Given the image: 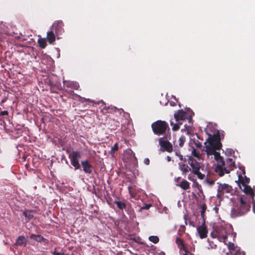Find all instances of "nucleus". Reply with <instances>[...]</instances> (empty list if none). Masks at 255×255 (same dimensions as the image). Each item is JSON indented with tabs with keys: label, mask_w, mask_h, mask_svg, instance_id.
Instances as JSON below:
<instances>
[{
	"label": "nucleus",
	"mask_w": 255,
	"mask_h": 255,
	"mask_svg": "<svg viewBox=\"0 0 255 255\" xmlns=\"http://www.w3.org/2000/svg\"><path fill=\"white\" fill-rule=\"evenodd\" d=\"M159 144L160 146L163 148V150L168 152H171L173 151V147L171 143L167 140H164L163 138H159Z\"/></svg>",
	"instance_id": "1a4fd4ad"
},
{
	"label": "nucleus",
	"mask_w": 255,
	"mask_h": 255,
	"mask_svg": "<svg viewBox=\"0 0 255 255\" xmlns=\"http://www.w3.org/2000/svg\"><path fill=\"white\" fill-rule=\"evenodd\" d=\"M27 240L25 237L23 236H19L16 240V242L14 244V246H24L26 245Z\"/></svg>",
	"instance_id": "dca6fc26"
},
{
	"label": "nucleus",
	"mask_w": 255,
	"mask_h": 255,
	"mask_svg": "<svg viewBox=\"0 0 255 255\" xmlns=\"http://www.w3.org/2000/svg\"><path fill=\"white\" fill-rule=\"evenodd\" d=\"M33 212L31 210H26L23 213V214L27 220H30L33 218V215L32 214Z\"/></svg>",
	"instance_id": "b1692460"
},
{
	"label": "nucleus",
	"mask_w": 255,
	"mask_h": 255,
	"mask_svg": "<svg viewBox=\"0 0 255 255\" xmlns=\"http://www.w3.org/2000/svg\"><path fill=\"white\" fill-rule=\"evenodd\" d=\"M30 239H33L37 241V242H45L46 243H48V240L46 239H45L40 235H35V234H31L30 236Z\"/></svg>",
	"instance_id": "a211bd4d"
},
{
	"label": "nucleus",
	"mask_w": 255,
	"mask_h": 255,
	"mask_svg": "<svg viewBox=\"0 0 255 255\" xmlns=\"http://www.w3.org/2000/svg\"><path fill=\"white\" fill-rule=\"evenodd\" d=\"M197 230L201 239H204L207 237L208 231L204 223L199 226Z\"/></svg>",
	"instance_id": "f8f14e48"
},
{
	"label": "nucleus",
	"mask_w": 255,
	"mask_h": 255,
	"mask_svg": "<svg viewBox=\"0 0 255 255\" xmlns=\"http://www.w3.org/2000/svg\"><path fill=\"white\" fill-rule=\"evenodd\" d=\"M63 85L67 88L74 90H78L79 87L78 83L74 81L63 80Z\"/></svg>",
	"instance_id": "2eb2a0df"
},
{
	"label": "nucleus",
	"mask_w": 255,
	"mask_h": 255,
	"mask_svg": "<svg viewBox=\"0 0 255 255\" xmlns=\"http://www.w3.org/2000/svg\"><path fill=\"white\" fill-rule=\"evenodd\" d=\"M178 165L179 169L182 171V174L183 175L185 176L190 170V167L185 163L179 162Z\"/></svg>",
	"instance_id": "f3484780"
},
{
	"label": "nucleus",
	"mask_w": 255,
	"mask_h": 255,
	"mask_svg": "<svg viewBox=\"0 0 255 255\" xmlns=\"http://www.w3.org/2000/svg\"><path fill=\"white\" fill-rule=\"evenodd\" d=\"M239 186L240 188L242 189L241 185L244 187L243 191L247 194L250 195L253 198L255 196V193L253 191L252 188L250 186L247 185L245 184L244 180L243 179L241 180V178H243V176L241 175H239Z\"/></svg>",
	"instance_id": "6e6552de"
},
{
	"label": "nucleus",
	"mask_w": 255,
	"mask_h": 255,
	"mask_svg": "<svg viewBox=\"0 0 255 255\" xmlns=\"http://www.w3.org/2000/svg\"><path fill=\"white\" fill-rule=\"evenodd\" d=\"M38 44L41 48H45L47 46L46 41L45 38H40L38 40Z\"/></svg>",
	"instance_id": "393cba45"
},
{
	"label": "nucleus",
	"mask_w": 255,
	"mask_h": 255,
	"mask_svg": "<svg viewBox=\"0 0 255 255\" xmlns=\"http://www.w3.org/2000/svg\"><path fill=\"white\" fill-rule=\"evenodd\" d=\"M194 113L192 111L184 112L182 110H178L174 114V117L176 121L187 120L189 123L192 124V117Z\"/></svg>",
	"instance_id": "39448f33"
},
{
	"label": "nucleus",
	"mask_w": 255,
	"mask_h": 255,
	"mask_svg": "<svg viewBox=\"0 0 255 255\" xmlns=\"http://www.w3.org/2000/svg\"><path fill=\"white\" fill-rule=\"evenodd\" d=\"M149 240L154 243L157 244L159 242V238L157 236H151L149 237Z\"/></svg>",
	"instance_id": "c85d7f7f"
},
{
	"label": "nucleus",
	"mask_w": 255,
	"mask_h": 255,
	"mask_svg": "<svg viewBox=\"0 0 255 255\" xmlns=\"http://www.w3.org/2000/svg\"><path fill=\"white\" fill-rule=\"evenodd\" d=\"M207 209V206L206 205V204H203L202 205V207H201V216L202 217V218H204V216H205V212L206 211Z\"/></svg>",
	"instance_id": "473e14b6"
},
{
	"label": "nucleus",
	"mask_w": 255,
	"mask_h": 255,
	"mask_svg": "<svg viewBox=\"0 0 255 255\" xmlns=\"http://www.w3.org/2000/svg\"><path fill=\"white\" fill-rule=\"evenodd\" d=\"M178 157H179L180 160H181V161L184 160L183 157L182 155H181V154L180 155H178Z\"/></svg>",
	"instance_id": "a18cd8bd"
},
{
	"label": "nucleus",
	"mask_w": 255,
	"mask_h": 255,
	"mask_svg": "<svg viewBox=\"0 0 255 255\" xmlns=\"http://www.w3.org/2000/svg\"><path fill=\"white\" fill-rule=\"evenodd\" d=\"M81 165L83 168V171L86 174H91L93 169V166L90 163L89 160H85L81 161Z\"/></svg>",
	"instance_id": "9b49d317"
},
{
	"label": "nucleus",
	"mask_w": 255,
	"mask_h": 255,
	"mask_svg": "<svg viewBox=\"0 0 255 255\" xmlns=\"http://www.w3.org/2000/svg\"><path fill=\"white\" fill-rule=\"evenodd\" d=\"M52 254H53V255H56V254H57V252H56L55 251H54V252H52Z\"/></svg>",
	"instance_id": "3c124183"
},
{
	"label": "nucleus",
	"mask_w": 255,
	"mask_h": 255,
	"mask_svg": "<svg viewBox=\"0 0 255 255\" xmlns=\"http://www.w3.org/2000/svg\"><path fill=\"white\" fill-rule=\"evenodd\" d=\"M188 179L190 181H193L194 178L193 176L191 174H189L188 176Z\"/></svg>",
	"instance_id": "c03bdc74"
},
{
	"label": "nucleus",
	"mask_w": 255,
	"mask_h": 255,
	"mask_svg": "<svg viewBox=\"0 0 255 255\" xmlns=\"http://www.w3.org/2000/svg\"><path fill=\"white\" fill-rule=\"evenodd\" d=\"M186 228L184 225H181L178 230V234L179 236H182L185 231Z\"/></svg>",
	"instance_id": "2f4dec72"
},
{
	"label": "nucleus",
	"mask_w": 255,
	"mask_h": 255,
	"mask_svg": "<svg viewBox=\"0 0 255 255\" xmlns=\"http://www.w3.org/2000/svg\"><path fill=\"white\" fill-rule=\"evenodd\" d=\"M6 101V99H3L1 100V104L4 103Z\"/></svg>",
	"instance_id": "09e8293b"
},
{
	"label": "nucleus",
	"mask_w": 255,
	"mask_h": 255,
	"mask_svg": "<svg viewBox=\"0 0 255 255\" xmlns=\"http://www.w3.org/2000/svg\"><path fill=\"white\" fill-rule=\"evenodd\" d=\"M143 162L145 165H148L150 163V160L148 158H145L144 159Z\"/></svg>",
	"instance_id": "ea45409f"
},
{
	"label": "nucleus",
	"mask_w": 255,
	"mask_h": 255,
	"mask_svg": "<svg viewBox=\"0 0 255 255\" xmlns=\"http://www.w3.org/2000/svg\"><path fill=\"white\" fill-rule=\"evenodd\" d=\"M166 160L167 161L169 162L171 160V158L169 156H167L166 157Z\"/></svg>",
	"instance_id": "49530a36"
},
{
	"label": "nucleus",
	"mask_w": 255,
	"mask_h": 255,
	"mask_svg": "<svg viewBox=\"0 0 255 255\" xmlns=\"http://www.w3.org/2000/svg\"><path fill=\"white\" fill-rule=\"evenodd\" d=\"M181 123L178 122V123L174 124L172 121H170V125L172 127V129L174 131H177L179 129V125H180Z\"/></svg>",
	"instance_id": "cd10ccee"
},
{
	"label": "nucleus",
	"mask_w": 255,
	"mask_h": 255,
	"mask_svg": "<svg viewBox=\"0 0 255 255\" xmlns=\"http://www.w3.org/2000/svg\"><path fill=\"white\" fill-rule=\"evenodd\" d=\"M103 110L107 111V112L108 113H111V114H113V113H116L119 111V109L117 108H116V107H113V106H110V107L105 106L103 108Z\"/></svg>",
	"instance_id": "412c9836"
},
{
	"label": "nucleus",
	"mask_w": 255,
	"mask_h": 255,
	"mask_svg": "<svg viewBox=\"0 0 255 255\" xmlns=\"http://www.w3.org/2000/svg\"><path fill=\"white\" fill-rule=\"evenodd\" d=\"M69 157L70 159L71 164L74 167L75 169H79L80 168V164L79 160L81 158V154L79 152L72 151L70 154Z\"/></svg>",
	"instance_id": "0eeeda50"
},
{
	"label": "nucleus",
	"mask_w": 255,
	"mask_h": 255,
	"mask_svg": "<svg viewBox=\"0 0 255 255\" xmlns=\"http://www.w3.org/2000/svg\"><path fill=\"white\" fill-rule=\"evenodd\" d=\"M20 35H21V40L22 41H25L27 40V38H25V37H22V35L20 33Z\"/></svg>",
	"instance_id": "de8ad7c7"
},
{
	"label": "nucleus",
	"mask_w": 255,
	"mask_h": 255,
	"mask_svg": "<svg viewBox=\"0 0 255 255\" xmlns=\"http://www.w3.org/2000/svg\"><path fill=\"white\" fill-rule=\"evenodd\" d=\"M241 253L240 251H236V253L231 252V255H241Z\"/></svg>",
	"instance_id": "a19ab883"
},
{
	"label": "nucleus",
	"mask_w": 255,
	"mask_h": 255,
	"mask_svg": "<svg viewBox=\"0 0 255 255\" xmlns=\"http://www.w3.org/2000/svg\"><path fill=\"white\" fill-rule=\"evenodd\" d=\"M195 145L197 148H201L202 147V143L199 142L198 140L194 141Z\"/></svg>",
	"instance_id": "c9c22d12"
},
{
	"label": "nucleus",
	"mask_w": 255,
	"mask_h": 255,
	"mask_svg": "<svg viewBox=\"0 0 255 255\" xmlns=\"http://www.w3.org/2000/svg\"><path fill=\"white\" fill-rule=\"evenodd\" d=\"M224 233L225 234H223L222 235H221L219 233V232L217 231L216 232L217 236L218 237V238L219 239V240L221 241H222L225 244H227L226 242V240L227 239L228 237H227V234H226L225 231L224 230Z\"/></svg>",
	"instance_id": "4be33fe9"
},
{
	"label": "nucleus",
	"mask_w": 255,
	"mask_h": 255,
	"mask_svg": "<svg viewBox=\"0 0 255 255\" xmlns=\"http://www.w3.org/2000/svg\"><path fill=\"white\" fill-rule=\"evenodd\" d=\"M62 255H68V254H65L64 253H62Z\"/></svg>",
	"instance_id": "5fc2aeb1"
},
{
	"label": "nucleus",
	"mask_w": 255,
	"mask_h": 255,
	"mask_svg": "<svg viewBox=\"0 0 255 255\" xmlns=\"http://www.w3.org/2000/svg\"><path fill=\"white\" fill-rule=\"evenodd\" d=\"M254 210H255V206L254 207Z\"/></svg>",
	"instance_id": "4d7b16f0"
},
{
	"label": "nucleus",
	"mask_w": 255,
	"mask_h": 255,
	"mask_svg": "<svg viewBox=\"0 0 255 255\" xmlns=\"http://www.w3.org/2000/svg\"><path fill=\"white\" fill-rule=\"evenodd\" d=\"M62 253H57V254H56V255H62Z\"/></svg>",
	"instance_id": "8fccbe9b"
},
{
	"label": "nucleus",
	"mask_w": 255,
	"mask_h": 255,
	"mask_svg": "<svg viewBox=\"0 0 255 255\" xmlns=\"http://www.w3.org/2000/svg\"><path fill=\"white\" fill-rule=\"evenodd\" d=\"M178 248L180 251H183L185 252L183 255H188V254H190L188 248L187 247L184 242L182 243L181 245H179V246H178Z\"/></svg>",
	"instance_id": "5701e85b"
},
{
	"label": "nucleus",
	"mask_w": 255,
	"mask_h": 255,
	"mask_svg": "<svg viewBox=\"0 0 255 255\" xmlns=\"http://www.w3.org/2000/svg\"><path fill=\"white\" fill-rule=\"evenodd\" d=\"M228 247L231 252L236 253V251H240V249H237V248L235 247L234 244L231 242L228 243Z\"/></svg>",
	"instance_id": "a878e982"
},
{
	"label": "nucleus",
	"mask_w": 255,
	"mask_h": 255,
	"mask_svg": "<svg viewBox=\"0 0 255 255\" xmlns=\"http://www.w3.org/2000/svg\"><path fill=\"white\" fill-rule=\"evenodd\" d=\"M242 179L244 180L245 184H248L250 182V178L247 177L246 176H245L244 178L243 177V178H241V180Z\"/></svg>",
	"instance_id": "e433bc0d"
},
{
	"label": "nucleus",
	"mask_w": 255,
	"mask_h": 255,
	"mask_svg": "<svg viewBox=\"0 0 255 255\" xmlns=\"http://www.w3.org/2000/svg\"><path fill=\"white\" fill-rule=\"evenodd\" d=\"M175 242L178 247L179 246V245H181L182 243H184V241L180 239V238H177Z\"/></svg>",
	"instance_id": "f704fd0d"
},
{
	"label": "nucleus",
	"mask_w": 255,
	"mask_h": 255,
	"mask_svg": "<svg viewBox=\"0 0 255 255\" xmlns=\"http://www.w3.org/2000/svg\"><path fill=\"white\" fill-rule=\"evenodd\" d=\"M174 151L175 152V155L177 156H178V155L181 154L180 151L178 149H176V148L174 149Z\"/></svg>",
	"instance_id": "37998d69"
},
{
	"label": "nucleus",
	"mask_w": 255,
	"mask_h": 255,
	"mask_svg": "<svg viewBox=\"0 0 255 255\" xmlns=\"http://www.w3.org/2000/svg\"><path fill=\"white\" fill-rule=\"evenodd\" d=\"M233 189L231 186L227 184H219L218 188L217 197L218 199H222L226 193H230Z\"/></svg>",
	"instance_id": "423d86ee"
},
{
	"label": "nucleus",
	"mask_w": 255,
	"mask_h": 255,
	"mask_svg": "<svg viewBox=\"0 0 255 255\" xmlns=\"http://www.w3.org/2000/svg\"><path fill=\"white\" fill-rule=\"evenodd\" d=\"M234 152L232 149H230L229 152L230 154H232V152Z\"/></svg>",
	"instance_id": "603ef678"
},
{
	"label": "nucleus",
	"mask_w": 255,
	"mask_h": 255,
	"mask_svg": "<svg viewBox=\"0 0 255 255\" xmlns=\"http://www.w3.org/2000/svg\"><path fill=\"white\" fill-rule=\"evenodd\" d=\"M130 188H131V187H128V190H129V191H130Z\"/></svg>",
	"instance_id": "864d4df0"
},
{
	"label": "nucleus",
	"mask_w": 255,
	"mask_h": 255,
	"mask_svg": "<svg viewBox=\"0 0 255 255\" xmlns=\"http://www.w3.org/2000/svg\"><path fill=\"white\" fill-rule=\"evenodd\" d=\"M47 39L50 44L53 43L55 41V36L53 30L47 32Z\"/></svg>",
	"instance_id": "6ab92c4d"
},
{
	"label": "nucleus",
	"mask_w": 255,
	"mask_h": 255,
	"mask_svg": "<svg viewBox=\"0 0 255 255\" xmlns=\"http://www.w3.org/2000/svg\"><path fill=\"white\" fill-rule=\"evenodd\" d=\"M208 138L207 142L208 143L205 146V151L207 155L208 158H214L218 162V164L215 167V171L218 173L220 177H222L224 175V170H225L227 173H229V171L226 169H223L222 165L224 164V159L220 155L219 152L217 150H220L222 144L221 140L224 137V133L221 134L219 130H217L213 134H208Z\"/></svg>",
	"instance_id": "f257e3e1"
},
{
	"label": "nucleus",
	"mask_w": 255,
	"mask_h": 255,
	"mask_svg": "<svg viewBox=\"0 0 255 255\" xmlns=\"http://www.w3.org/2000/svg\"><path fill=\"white\" fill-rule=\"evenodd\" d=\"M250 204L241 198L240 203L232 209L231 216L235 218L244 215L250 210Z\"/></svg>",
	"instance_id": "f03ea898"
},
{
	"label": "nucleus",
	"mask_w": 255,
	"mask_h": 255,
	"mask_svg": "<svg viewBox=\"0 0 255 255\" xmlns=\"http://www.w3.org/2000/svg\"><path fill=\"white\" fill-rule=\"evenodd\" d=\"M114 203L116 204L118 208L122 211H123L124 209L126 210L130 205V204L126 200L124 201L115 200Z\"/></svg>",
	"instance_id": "ddd939ff"
},
{
	"label": "nucleus",
	"mask_w": 255,
	"mask_h": 255,
	"mask_svg": "<svg viewBox=\"0 0 255 255\" xmlns=\"http://www.w3.org/2000/svg\"><path fill=\"white\" fill-rule=\"evenodd\" d=\"M224 164L222 165L223 169H226V170H228L229 172H230L231 170H233L234 167L235 166V162L232 158H228L226 160V163L224 161ZM224 174H225V173H227L226 171L225 170H224ZM229 173L230 172L227 173V174ZM224 175H223V176Z\"/></svg>",
	"instance_id": "9d476101"
},
{
	"label": "nucleus",
	"mask_w": 255,
	"mask_h": 255,
	"mask_svg": "<svg viewBox=\"0 0 255 255\" xmlns=\"http://www.w3.org/2000/svg\"><path fill=\"white\" fill-rule=\"evenodd\" d=\"M151 205L150 204H145L144 206H143V207H142L141 208V209H143V210H147L148 209H149V208L151 207Z\"/></svg>",
	"instance_id": "58836bf2"
},
{
	"label": "nucleus",
	"mask_w": 255,
	"mask_h": 255,
	"mask_svg": "<svg viewBox=\"0 0 255 255\" xmlns=\"http://www.w3.org/2000/svg\"><path fill=\"white\" fill-rule=\"evenodd\" d=\"M188 163L190 166V170L191 172L197 175L200 179H203L205 175L200 172V169L202 167V164L194 159L192 156H189L188 159Z\"/></svg>",
	"instance_id": "20e7f679"
},
{
	"label": "nucleus",
	"mask_w": 255,
	"mask_h": 255,
	"mask_svg": "<svg viewBox=\"0 0 255 255\" xmlns=\"http://www.w3.org/2000/svg\"><path fill=\"white\" fill-rule=\"evenodd\" d=\"M206 180L207 182L211 185H213L215 183V181L212 179H207Z\"/></svg>",
	"instance_id": "79ce46f5"
},
{
	"label": "nucleus",
	"mask_w": 255,
	"mask_h": 255,
	"mask_svg": "<svg viewBox=\"0 0 255 255\" xmlns=\"http://www.w3.org/2000/svg\"><path fill=\"white\" fill-rule=\"evenodd\" d=\"M186 140V137L184 135H182L179 139V146L181 147L183 146Z\"/></svg>",
	"instance_id": "7c9ffc66"
},
{
	"label": "nucleus",
	"mask_w": 255,
	"mask_h": 255,
	"mask_svg": "<svg viewBox=\"0 0 255 255\" xmlns=\"http://www.w3.org/2000/svg\"><path fill=\"white\" fill-rule=\"evenodd\" d=\"M8 112L7 111H1L0 112V116H8Z\"/></svg>",
	"instance_id": "4c0bfd02"
},
{
	"label": "nucleus",
	"mask_w": 255,
	"mask_h": 255,
	"mask_svg": "<svg viewBox=\"0 0 255 255\" xmlns=\"http://www.w3.org/2000/svg\"><path fill=\"white\" fill-rule=\"evenodd\" d=\"M188 255H194L191 254V253H190V254H188Z\"/></svg>",
	"instance_id": "6e6d98bb"
},
{
	"label": "nucleus",
	"mask_w": 255,
	"mask_h": 255,
	"mask_svg": "<svg viewBox=\"0 0 255 255\" xmlns=\"http://www.w3.org/2000/svg\"><path fill=\"white\" fill-rule=\"evenodd\" d=\"M192 155L198 159H200L201 157V154L200 153V152L197 151L194 148H192Z\"/></svg>",
	"instance_id": "c756f323"
},
{
	"label": "nucleus",
	"mask_w": 255,
	"mask_h": 255,
	"mask_svg": "<svg viewBox=\"0 0 255 255\" xmlns=\"http://www.w3.org/2000/svg\"><path fill=\"white\" fill-rule=\"evenodd\" d=\"M119 149V146L118 143H116L114 146L111 148V150L110 151L109 153L111 155H113Z\"/></svg>",
	"instance_id": "bb28decb"
},
{
	"label": "nucleus",
	"mask_w": 255,
	"mask_h": 255,
	"mask_svg": "<svg viewBox=\"0 0 255 255\" xmlns=\"http://www.w3.org/2000/svg\"><path fill=\"white\" fill-rule=\"evenodd\" d=\"M64 23L62 21H58L55 23L54 27L55 33L58 34H60L64 32L63 28Z\"/></svg>",
	"instance_id": "4468645a"
},
{
	"label": "nucleus",
	"mask_w": 255,
	"mask_h": 255,
	"mask_svg": "<svg viewBox=\"0 0 255 255\" xmlns=\"http://www.w3.org/2000/svg\"><path fill=\"white\" fill-rule=\"evenodd\" d=\"M49 85L51 87V88L54 87H58L59 84L57 83H54L51 80H49Z\"/></svg>",
	"instance_id": "72a5a7b5"
},
{
	"label": "nucleus",
	"mask_w": 255,
	"mask_h": 255,
	"mask_svg": "<svg viewBox=\"0 0 255 255\" xmlns=\"http://www.w3.org/2000/svg\"><path fill=\"white\" fill-rule=\"evenodd\" d=\"M180 179V177H179L178 179H177V180H178V179Z\"/></svg>",
	"instance_id": "13d9d810"
},
{
	"label": "nucleus",
	"mask_w": 255,
	"mask_h": 255,
	"mask_svg": "<svg viewBox=\"0 0 255 255\" xmlns=\"http://www.w3.org/2000/svg\"><path fill=\"white\" fill-rule=\"evenodd\" d=\"M151 127L154 134L158 136L165 134L167 130H169L168 123L161 120L153 123Z\"/></svg>",
	"instance_id": "7ed1b4c3"
},
{
	"label": "nucleus",
	"mask_w": 255,
	"mask_h": 255,
	"mask_svg": "<svg viewBox=\"0 0 255 255\" xmlns=\"http://www.w3.org/2000/svg\"><path fill=\"white\" fill-rule=\"evenodd\" d=\"M178 186L184 190H186L190 188V183L185 180L182 181Z\"/></svg>",
	"instance_id": "aec40b11"
}]
</instances>
